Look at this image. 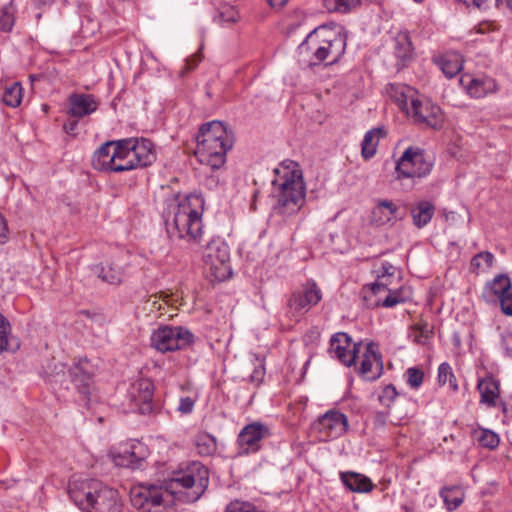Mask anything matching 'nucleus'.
Here are the masks:
<instances>
[{"label": "nucleus", "mask_w": 512, "mask_h": 512, "mask_svg": "<svg viewBox=\"0 0 512 512\" xmlns=\"http://www.w3.org/2000/svg\"><path fill=\"white\" fill-rule=\"evenodd\" d=\"M208 484V469L193 461L173 471L166 488L141 483L131 489L130 499L140 512H175V500L194 503L204 494Z\"/></svg>", "instance_id": "1"}, {"label": "nucleus", "mask_w": 512, "mask_h": 512, "mask_svg": "<svg viewBox=\"0 0 512 512\" xmlns=\"http://www.w3.org/2000/svg\"><path fill=\"white\" fill-rule=\"evenodd\" d=\"M203 205V198L195 194L171 199L164 216L170 238L201 243Z\"/></svg>", "instance_id": "2"}, {"label": "nucleus", "mask_w": 512, "mask_h": 512, "mask_svg": "<svg viewBox=\"0 0 512 512\" xmlns=\"http://www.w3.org/2000/svg\"><path fill=\"white\" fill-rule=\"evenodd\" d=\"M203 205V198L195 194L171 199L164 216L170 238L201 243Z\"/></svg>", "instance_id": "3"}, {"label": "nucleus", "mask_w": 512, "mask_h": 512, "mask_svg": "<svg viewBox=\"0 0 512 512\" xmlns=\"http://www.w3.org/2000/svg\"><path fill=\"white\" fill-rule=\"evenodd\" d=\"M347 38V32L342 26L322 25L306 36L298 51L310 67L323 62L332 65L344 55Z\"/></svg>", "instance_id": "4"}, {"label": "nucleus", "mask_w": 512, "mask_h": 512, "mask_svg": "<svg viewBox=\"0 0 512 512\" xmlns=\"http://www.w3.org/2000/svg\"><path fill=\"white\" fill-rule=\"evenodd\" d=\"M274 173L272 184L278 193V200L273 211L283 217L295 215L305 201L306 187L302 170L296 162L286 160Z\"/></svg>", "instance_id": "5"}, {"label": "nucleus", "mask_w": 512, "mask_h": 512, "mask_svg": "<svg viewBox=\"0 0 512 512\" xmlns=\"http://www.w3.org/2000/svg\"><path fill=\"white\" fill-rule=\"evenodd\" d=\"M195 156L211 170L220 169L226 162V154L232 148L234 137L224 123L211 121L203 124L196 136Z\"/></svg>", "instance_id": "6"}, {"label": "nucleus", "mask_w": 512, "mask_h": 512, "mask_svg": "<svg viewBox=\"0 0 512 512\" xmlns=\"http://www.w3.org/2000/svg\"><path fill=\"white\" fill-rule=\"evenodd\" d=\"M118 171L125 172L151 165L155 159L153 144L146 138L118 140Z\"/></svg>", "instance_id": "7"}, {"label": "nucleus", "mask_w": 512, "mask_h": 512, "mask_svg": "<svg viewBox=\"0 0 512 512\" xmlns=\"http://www.w3.org/2000/svg\"><path fill=\"white\" fill-rule=\"evenodd\" d=\"M204 270L210 281H225L231 274L230 251L220 238L208 242L203 251Z\"/></svg>", "instance_id": "8"}, {"label": "nucleus", "mask_w": 512, "mask_h": 512, "mask_svg": "<svg viewBox=\"0 0 512 512\" xmlns=\"http://www.w3.org/2000/svg\"><path fill=\"white\" fill-rule=\"evenodd\" d=\"M151 346L162 353L185 349L194 341L193 334L182 326H162L151 334Z\"/></svg>", "instance_id": "9"}, {"label": "nucleus", "mask_w": 512, "mask_h": 512, "mask_svg": "<svg viewBox=\"0 0 512 512\" xmlns=\"http://www.w3.org/2000/svg\"><path fill=\"white\" fill-rule=\"evenodd\" d=\"M432 167V160L422 150L409 147L396 164V178H422L431 172Z\"/></svg>", "instance_id": "10"}, {"label": "nucleus", "mask_w": 512, "mask_h": 512, "mask_svg": "<svg viewBox=\"0 0 512 512\" xmlns=\"http://www.w3.org/2000/svg\"><path fill=\"white\" fill-rule=\"evenodd\" d=\"M99 480L73 476L68 483V495L83 512H89L94 501Z\"/></svg>", "instance_id": "11"}, {"label": "nucleus", "mask_w": 512, "mask_h": 512, "mask_svg": "<svg viewBox=\"0 0 512 512\" xmlns=\"http://www.w3.org/2000/svg\"><path fill=\"white\" fill-rule=\"evenodd\" d=\"M314 430L321 441H329L342 436L348 428L347 417L337 411L329 410L314 423Z\"/></svg>", "instance_id": "12"}, {"label": "nucleus", "mask_w": 512, "mask_h": 512, "mask_svg": "<svg viewBox=\"0 0 512 512\" xmlns=\"http://www.w3.org/2000/svg\"><path fill=\"white\" fill-rule=\"evenodd\" d=\"M361 354L359 374L365 380H377L383 373L382 355L378 345L374 342L362 343Z\"/></svg>", "instance_id": "13"}, {"label": "nucleus", "mask_w": 512, "mask_h": 512, "mask_svg": "<svg viewBox=\"0 0 512 512\" xmlns=\"http://www.w3.org/2000/svg\"><path fill=\"white\" fill-rule=\"evenodd\" d=\"M361 350L362 342L352 343L347 333L338 332L330 339L329 352L346 366L355 364L356 357L361 353Z\"/></svg>", "instance_id": "14"}, {"label": "nucleus", "mask_w": 512, "mask_h": 512, "mask_svg": "<svg viewBox=\"0 0 512 512\" xmlns=\"http://www.w3.org/2000/svg\"><path fill=\"white\" fill-rule=\"evenodd\" d=\"M409 115L416 123L432 129H440L444 123L441 108L428 100H412V111Z\"/></svg>", "instance_id": "15"}, {"label": "nucleus", "mask_w": 512, "mask_h": 512, "mask_svg": "<svg viewBox=\"0 0 512 512\" xmlns=\"http://www.w3.org/2000/svg\"><path fill=\"white\" fill-rule=\"evenodd\" d=\"M269 435V429L258 422L246 425L238 435V444L242 453L249 454L260 449L261 441Z\"/></svg>", "instance_id": "16"}, {"label": "nucleus", "mask_w": 512, "mask_h": 512, "mask_svg": "<svg viewBox=\"0 0 512 512\" xmlns=\"http://www.w3.org/2000/svg\"><path fill=\"white\" fill-rule=\"evenodd\" d=\"M71 380L78 392L85 397L90 395L93 387L94 366L86 359H79L69 370Z\"/></svg>", "instance_id": "17"}, {"label": "nucleus", "mask_w": 512, "mask_h": 512, "mask_svg": "<svg viewBox=\"0 0 512 512\" xmlns=\"http://www.w3.org/2000/svg\"><path fill=\"white\" fill-rule=\"evenodd\" d=\"M121 506L118 491L100 481L89 512H119Z\"/></svg>", "instance_id": "18"}, {"label": "nucleus", "mask_w": 512, "mask_h": 512, "mask_svg": "<svg viewBox=\"0 0 512 512\" xmlns=\"http://www.w3.org/2000/svg\"><path fill=\"white\" fill-rule=\"evenodd\" d=\"M129 398L141 414L152 411L153 383L149 379H138L128 392Z\"/></svg>", "instance_id": "19"}, {"label": "nucleus", "mask_w": 512, "mask_h": 512, "mask_svg": "<svg viewBox=\"0 0 512 512\" xmlns=\"http://www.w3.org/2000/svg\"><path fill=\"white\" fill-rule=\"evenodd\" d=\"M117 148L118 140L102 144L92 157L93 167L98 171L119 173L117 168L119 164Z\"/></svg>", "instance_id": "20"}, {"label": "nucleus", "mask_w": 512, "mask_h": 512, "mask_svg": "<svg viewBox=\"0 0 512 512\" xmlns=\"http://www.w3.org/2000/svg\"><path fill=\"white\" fill-rule=\"evenodd\" d=\"M400 206L396 202L388 199H380L376 201L371 213V223L375 226H384L393 224L404 218L400 214Z\"/></svg>", "instance_id": "21"}, {"label": "nucleus", "mask_w": 512, "mask_h": 512, "mask_svg": "<svg viewBox=\"0 0 512 512\" xmlns=\"http://www.w3.org/2000/svg\"><path fill=\"white\" fill-rule=\"evenodd\" d=\"M322 299L321 290L316 283H308L302 291L291 295L288 304L296 312H307Z\"/></svg>", "instance_id": "22"}, {"label": "nucleus", "mask_w": 512, "mask_h": 512, "mask_svg": "<svg viewBox=\"0 0 512 512\" xmlns=\"http://www.w3.org/2000/svg\"><path fill=\"white\" fill-rule=\"evenodd\" d=\"M98 105L97 99L92 94L73 93L68 98L67 114L74 118H83L94 113Z\"/></svg>", "instance_id": "23"}, {"label": "nucleus", "mask_w": 512, "mask_h": 512, "mask_svg": "<svg viewBox=\"0 0 512 512\" xmlns=\"http://www.w3.org/2000/svg\"><path fill=\"white\" fill-rule=\"evenodd\" d=\"M93 275L111 285H119L125 276L124 266L114 260L101 262L91 267Z\"/></svg>", "instance_id": "24"}, {"label": "nucleus", "mask_w": 512, "mask_h": 512, "mask_svg": "<svg viewBox=\"0 0 512 512\" xmlns=\"http://www.w3.org/2000/svg\"><path fill=\"white\" fill-rule=\"evenodd\" d=\"M461 84L465 86L468 94L475 98L485 97L487 94L495 92L497 89L494 79L488 76H462Z\"/></svg>", "instance_id": "25"}, {"label": "nucleus", "mask_w": 512, "mask_h": 512, "mask_svg": "<svg viewBox=\"0 0 512 512\" xmlns=\"http://www.w3.org/2000/svg\"><path fill=\"white\" fill-rule=\"evenodd\" d=\"M477 388L480 393V402L488 407L496 406V400L500 394L499 381L489 375L479 380Z\"/></svg>", "instance_id": "26"}, {"label": "nucleus", "mask_w": 512, "mask_h": 512, "mask_svg": "<svg viewBox=\"0 0 512 512\" xmlns=\"http://www.w3.org/2000/svg\"><path fill=\"white\" fill-rule=\"evenodd\" d=\"M389 93L398 107L407 114L412 111V100H419L415 97V90L407 85H391Z\"/></svg>", "instance_id": "27"}, {"label": "nucleus", "mask_w": 512, "mask_h": 512, "mask_svg": "<svg viewBox=\"0 0 512 512\" xmlns=\"http://www.w3.org/2000/svg\"><path fill=\"white\" fill-rule=\"evenodd\" d=\"M341 480L343 484L351 491L357 493H367L370 492L374 485L372 481L360 474L355 472H344L341 473Z\"/></svg>", "instance_id": "28"}, {"label": "nucleus", "mask_w": 512, "mask_h": 512, "mask_svg": "<svg viewBox=\"0 0 512 512\" xmlns=\"http://www.w3.org/2000/svg\"><path fill=\"white\" fill-rule=\"evenodd\" d=\"M386 135L382 127H376L367 131L361 143V155L365 160L371 159L377 151L380 138Z\"/></svg>", "instance_id": "29"}, {"label": "nucleus", "mask_w": 512, "mask_h": 512, "mask_svg": "<svg viewBox=\"0 0 512 512\" xmlns=\"http://www.w3.org/2000/svg\"><path fill=\"white\" fill-rule=\"evenodd\" d=\"M434 213L435 206L432 202L428 200L419 201L411 210L413 224L417 228H423L431 221Z\"/></svg>", "instance_id": "30"}, {"label": "nucleus", "mask_w": 512, "mask_h": 512, "mask_svg": "<svg viewBox=\"0 0 512 512\" xmlns=\"http://www.w3.org/2000/svg\"><path fill=\"white\" fill-rule=\"evenodd\" d=\"M438 65L446 77L456 76L463 66L462 56L457 52H449L440 57Z\"/></svg>", "instance_id": "31"}, {"label": "nucleus", "mask_w": 512, "mask_h": 512, "mask_svg": "<svg viewBox=\"0 0 512 512\" xmlns=\"http://www.w3.org/2000/svg\"><path fill=\"white\" fill-rule=\"evenodd\" d=\"M387 292L388 294L385 297H381L379 295L375 302L368 305L372 307L383 306L386 308H392L410 298L409 292L404 288L389 290Z\"/></svg>", "instance_id": "32"}, {"label": "nucleus", "mask_w": 512, "mask_h": 512, "mask_svg": "<svg viewBox=\"0 0 512 512\" xmlns=\"http://www.w3.org/2000/svg\"><path fill=\"white\" fill-rule=\"evenodd\" d=\"M434 334L433 327L425 321H420L410 327L409 338L418 345H427Z\"/></svg>", "instance_id": "33"}, {"label": "nucleus", "mask_w": 512, "mask_h": 512, "mask_svg": "<svg viewBox=\"0 0 512 512\" xmlns=\"http://www.w3.org/2000/svg\"><path fill=\"white\" fill-rule=\"evenodd\" d=\"M512 289L510 278L507 275H497L491 282L487 283L485 287V293L488 295H494L497 298L501 297L505 293Z\"/></svg>", "instance_id": "34"}, {"label": "nucleus", "mask_w": 512, "mask_h": 512, "mask_svg": "<svg viewBox=\"0 0 512 512\" xmlns=\"http://www.w3.org/2000/svg\"><path fill=\"white\" fill-rule=\"evenodd\" d=\"M127 457L131 461L130 469H143L146 466L147 449L140 442L133 443L129 447V455Z\"/></svg>", "instance_id": "35"}, {"label": "nucleus", "mask_w": 512, "mask_h": 512, "mask_svg": "<svg viewBox=\"0 0 512 512\" xmlns=\"http://www.w3.org/2000/svg\"><path fill=\"white\" fill-rule=\"evenodd\" d=\"M440 496L442 497L446 508L449 511L457 509L462 504L464 499V494L458 487L443 488L440 491Z\"/></svg>", "instance_id": "36"}, {"label": "nucleus", "mask_w": 512, "mask_h": 512, "mask_svg": "<svg viewBox=\"0 0 512 512\" xmlns=\"http://www.w3.org/2000/svg\"><path fill=\"white\" fill-rule=\"evenodd\" d=\"M395 56L399 59V66L404 67L412 57V44L408 36L403 35L397 38Z\"/></svg>", "instance_id": "37"}, {"label": "nucleus", "mask_w": 512, "mask_h": 512, "mask_svg": "<svg viewBox=\"0 0 512 512\" xmlns=\"http://www.w3.org/2000/svg\"><path fill=\"white\" fill-rule=\"evenodd\" d=\"M2 101L9 107H17L22 101V86L18 82H14L5 87Z\"/></svg>", "instance_id": "38"}, {"label": "nucleus", "mask_w": 512, "mask_h": 512, "mask_svg": "<svg viewBox=\"0 0 512 512\" xmlns=\"http://www.w3.org/2000/svg\"><path fill=\"white\" fill-rule=\"evenodd\" d=\"M196 448L198 454L202 456L213 455L217 450L216 439L210 434H201L197 436Z\"/></svg>", "instance_id": "39"}, {"label": "nucleus", "mask_w": 512, "mask_h": 512, "mask_svg": "<svg viewBox=\"0 0 512 512\" xmlns=\"http://www.w3.org/2000/svg\"><path fill=\"white\" fill-rule=\"evenodd\" d=\"M438 383L440 385L449 384L450 389L453 392L458 391V384L456 377L453 373L452 367L447 362H444L438 367Z\"/></svg>", "instance_id": "40"}, {"label": "nucleus", "mask_w": 512, "mask_h": 512, "mask_svg": "<svg viewBox=\"0 0 512 512\" xmlns=\"http://www.w3.org/2000/svg\"><path fill=\"white\" fill-rule=\"evenodd\" d=\"M252 363L254 365L253 372L250 375V381L253 384L259 385L265 376L264 359L258 355L253 354Z\"/></svg>", "instance_id": "41"}, {"label": "nucleus", "mask_w": 512, "mask_h": 512, "mask_svg": "<svg viewBox=\"0 0 512 512\" xmlns=\"http://www.w3.org/2000/svg\"><path fill=\"white\" fill-rule=\"evenodd\" d=\"M129 447L124 446L119 450L112 449L110 451V457L116 466L129 468L131 461H129Z\"/></svg>", "instance_id": "42"}, {"label": "nucleus", "mask_w": 512, "mask_h": 512, "mask_svg": "<svg viewBox=\"0 0 512 512\" xmlns=\"http://www.w3.org/2000/svg\"><path fill=\"white\" fill-rule=\"evenodd\" d=\"M14 24L13 8L11 5L0 9V31H9Z\"/></svg>", "instance_id": "43"}, {"label": "nucleus", "mask_w": 512, "mask_h": 512, "mask_svg": "<svg viewBox=\"0 0 512 512\" xmlns=\"http://www.w3.org/2000/svg\"><path fill=\"white\" fill-rule=\"evenodd\" d=\"M405 375L407 383L411 388L417 389L421 386L424 378L422 370L416 367H410L407 369Z\"/></svg>", "instance_id": "44"}, {"label": "nucleus", "mask_w": 512, "mask_h": 512, "mask_svg": "<svg viewBox=\"0 0 512 512\" xmlns=\"http://www.w3.org/2000/svg\"><path fill=\"white\" fill-rule=\"evenodd\" d=\"M481 446L489 449H494L499 444V437L496 433L490 430H482L478 437Z\"/></svg>", "instance_id": "45"}, {"label": "nucleus", "mask_w": 512, "mask_h": 512, "mask_svg": "<svg viewBox=\"0 0 512 512\" xmlns=\"http://www.w3.org/2000/svg\"><path fill=\"white\" fill-rule=\"evenodd\" d=\"M397 394L396 388L392 384H389L381 390L378 395V400L383 406L390 407Z\"/></svg>", "instance_id": "46"}, {"label": "nucleus", "mask_w": 512, "mask_h": 512, "mask_svg": "<svg viewBox=\"0 0 512 512\" xmlns=\"http://www.w3.org/2000/svg\"><path fill=\"white\" fill-rule=\"evenodd\" d=\"M10 331V323L0 313V353L5 351L8 346V334Z\"/></svg>", "instance_id": "47"}, {"label": "nucleus", "mask_w": 512, "mask_h": 512, "mask_svg": "<svg viewBox=\"0 0 512 512\" xmlns=\"http://www.w3.org/2000/svg\"><path fill=\"white\" fill-rule=\"evenodd\" d=\"M495 258L494 255L488 251H483L475 255L471 260V266L474 268H480L481 262H485L487 267H491Z\"/></svg>", "instance_id": "48"}, {"label": "nucleus", "mask_w": 512, "mask_h": 512, "mask_svg": "<svg viewBox=\"0 0 512 512\" xmlns=\"http://www.w3.org/2000/svg\"><path fill=\"white\" fill-rule=\"evenodd\" d=\"M390 277L387 278H377L376 282L372 283L370 286V293L374 296H379L382 292H387L391 290L389 288V281Z\"/></svg>", "instance_id": "49"}, {"label": "nucleus", "mask_w": 512, "mask_h": 512, "mask_svg": "<svg viewBox=\"0 0 512 512\" xmlns=\"http://www.w3.org/2000/svg\"><path fill=\"white\" fill-rule=\"evenodd\" d=\"M219 17L223 22L232 23L238 19V12L233 6L225 5L219 11Z\"/></svg>", "instance_id": "50"}, {"label": "nucleus", "mask_w": 512, "mask_h": 512, "mask_svg": "<svg viewBox=\"0 0 512 512\" xmlns=\"http://www.w3.org/2000/svg\"><path fill=\"white\" fill-rule=\"evenodd\" d=\"M201 60H202V54L200 51H198L197 53H195L192 56H190L189 58H187L185 60L184 68L180 71V76H184L186 73L194 70L198 66V64L201 62Z\"/></svg>", "instance_id": "51"}, {"label": "nucleus", "mask_w": 512, "mask_h": 512, "mask_svg": "<svg viewBox=\"0 0 512 512\" xmlns=\"http://www.w3.org/2000/svg\"><path fill=\"white\" fill-rule=\"evenodd\" d=\"M501 311L507 316H512V289L498 298Z\"/></svg>", "instance_id": "52"}, {"label": "nucleus", "mask_w": 512, "mask_h": 512, "mask_svg": "<svg viewBox=\"0 0 512 512\" xmlns=\"http://www.w3.org/2000/svg\"><path fill=\"white\" fill-rule=\"evenodd\" d=\"M195 400L191 397H181L177 410L182 414H189L193 411Z\"/></svg>", "instance_id": "53"}, {"label": "nucleus", "mask_w": 512, "mask_h": 512, "mask_svg": "<svg viewBox=\"0 0 512 512\" xmlns=\"http://www.w3.org/2000/svg\"><path fill=\"white\" fill-rule=\"evenodd\" d=\"M338 3L339 13L344 14L361 5V0H338Z\"/></svg>", "instance_id": "54"}, {"label": "nucleus", "mask_w": 512, "mask_h": 512, "mask_svg": "<svg viewBox=\"0 0 512 512\" xmlns=\"http://www.w3.org/2000/svg\"><path fill=\"white\" fill-rule=\"evenodd\" d=\"M396 271V268L389 262H383L377 270V278L392 277Z\"/></svg>", "instance_id": "55"}, {"label": "nucleus", "mask_w": 512, "mask_h": 512, "mask_svg": "<svg viewBox=\"0 0 512 512\" xmlns=\"http://www.w3.org/2000/svg\"><path fill=\"white\" fill-rule=\"evenodd\" d=\"M9 239V228L6 218L0 212V244H5Z\"/></svg>", "instance_id": "56"}, {"label": "nucleus", "mask_w": 512, "mask_h": 512, "mask_svg": "<svg viewBox=\"0 0 512 512\" xmlns=\"http://www.w3.org/2000/svg\"><path fill=\"white\" fill-rule=\"evenodd\" d=\"M323 6L328 12L339 13L338 0H323Z\"/></svg>", "instance_id": "57"}, {"label": "nucleus", "mask_w": 512, "mask_h": 512, "mask_svg": "<svg viewBox=\"0 0 512 512\" xmlns=\"http://www.w3.org/2000/svg\"><path fill=\"white\" fill-rule=\"evenodd\" d=\"M77 126L78 120H68L66 123H64L63 129L67 134H75Z\"/></svg>", "instance_id": "58"}, {"label": "nucleus", "mask_w": 512, "mask_h": 512, "mask_svg": "<svg viewBox=\"0 0 512 512\" xmlns=\"http://www.w3.org/2000/svg\"><path fill=\"white\" fill-rule=\"evenodd\" d=\"M288 0H268L272 7H282L287 3Z\"/></svg>", "instance_id": "59"}, {"label": "nucleus", "mask_w": 512, "mask_h": 512, "mask_svg": "<svg viewBox=\"0 0 512 512\" xmlns=\"http://www.w3.org/2000/svg\"><path fill=\"white\" fill-rule=\"evenodd\" d=\"M38 5L50 4L53 0H33Z\"/></svg>", "instance_id": "60"}, {"label": "nucleus", "mask_w": 512, "mask_h": 512, "mask_svg": "<svg viewBox=\"0 0 512 512\" xmlns=\"http://www.w3.org/2000/svg\"><path fill=\"white\" fill-rule=\"evenodd\" d=\"M485 2L486 0H473L474 5L478 8H480Z\"/></svg>", "instance_id": "61"}, {"label": "nucleus", "mask_w": 512, "mask_h": 512, "mask_svg": "<svg viewBox=\"0 0 512 512\" xmlns=\"http://www.w3.org/2000/svg\"><path fill=\"white\" fill-rule=\"evenodd\" d=\"M416 3H422L424 0H413Z\"/></svg>", "instance_id": "62"}]
</instances>
